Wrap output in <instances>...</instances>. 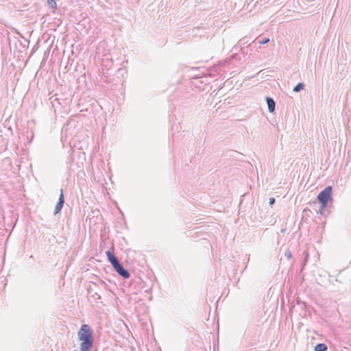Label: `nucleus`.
I'll use <instances>...</instances> for the list:
<instances>
[{
    "label": "nucleus",
    "mask_w": 351,
    "mask_h": 351,
    "mask_svg": "<svg viewBox=\"0 0 351 351\" xmlns=\"http://www.w3.org/2000/svg\"><path fill=\"white\" fill-rule=\"evenodd\" d=\"M77 337L81 341L80 351H90L93 348L94 341L91 328L88 324H82L77 332Z\"/></svg>",
    "instance_id": "1"
},
{
    "label": "nucleus",
    "mask_w": 351,
    "mask_h": 351,
    "mask_svg": "<svg viewBox=\"0 0 351 351\" xmlns=\"http://www.w3.org/2000/svg\"><path fill=\"white\" fill-rule=\"evenodd\" d=\"M332 188L331 186H328L322 190L317 195V200L320 203V213H322L328 206V201L331 199Z\"/></svg>",
    "instance_id": "2"
},
{
    "label": "nucleus",
    "mask_w": 351,
    "mask_h": 351,
    "mask_svg": "<svg viewBox=\"0 0 351 351\" xmlns=\"http://www.w3.org/2000/svg\"><path fill=\"white\" fill-rule=\"evenodd\" d=\"M114 271L117 272L121 277H123L125 279H128L130 278V274L129 271L125 269L121 263H118L117 265L113 267Z\"/></svg>",
    "instance_id": "3"
},
{
    "label": "nucleus",
    "mask_w": 351,
    "mask_h": 351,
    "mask_svg": "<svg viewBox=\"0 0 351 351\" xmlns=\"http://www.w3.org/2000/svg\"><path fill=\"white\" fill-rule=\"evenodd\" d=\"M64 203V194H63V190L61 189L58 202L56 204V206L55 207L54 215H56L60 212V210H62V208L63 207Z\"/></svg>",
    "instance_id": "4"
},
{
    "label": "nucleus",
    "mask_w": 351,
    "mask_h": 351,
    "mask_svg": "<svg viewBox=\"0 0 351 351\" xmlns=\"http://www.w3.org/2000/svg\"><path fill=\"white\" fill-rule=\"evenodd\" d=\"M106 256L108 257V261L111 263V265H112V267H114L115 265H117L118 263H119V260L117 259V258L114 255V254L112 252H111L110 251H107L106 252Z\"/></svg>",
    "instance_id": "5"
},
{
    "label": "nucleus",
    "mask_w": 351,
    "mask_h": 351,
    "mask_svg": "<svg viewBox=\"0 0 351 351\" xmlns=\"http://www.w3.org/2000/svg\"><path fill=\"white\" fill-rule=\"evenodd\" d=\"M265 99H266V102L267 104L269 112H273L275 110V106H276V103H275L274 100L272 98L269 97H267Z\"/></svg>",
    "instance_id": "6"
},
{
    "label": "nucleus",
    "mask_w": 351,
    "mask_h": 351,
    "mask_svg": "<svg viewBox=\"0 0 351 351\" xmlns=\"http://www.w3.org/2000/svg\"><path fill=\"white\" fill-rule=\"evenodd\" d=\"M315 351H326L327 350V346L325 343H318L315 347Z\"/></svg>",
    "instance_id": "7"
},
{
    "label": "nucleus",
    "mask_w": 351,
    "mask_h": 351,
    "mask_svg": "<svg viewBox=\"0 0 351 351\" xmlns=\"http://www.w3.org/2000/svg\"><path fill=\"white\" fill-rule=\"evenodd\" d=\"M304 88V84L303 83H298L296 86L293 88V91L295 92H300L301 90H303Z\"/></svg>",
    "instance_id": "8"
},
{
    "label": "nucleus",
    "mask_w": 351,
    "mask_h": 351,
    "mask_svg": "<svg viewBox=\"0 0 351 351\" xmlns=\"http://www.w3.org/2000/svg\"><path fill=\"white\" fill-rule=\"evenodd\" d=\"M47 4L51 9H56L57 8L56 2L54 0H47Z\"/></svg>",
    "instance_id": "9"
},
{
    "label": "nucleus",
    "mask_w": 351,
    "mask_h": 351,
    "mask_svg": "<svg viewBox=\"0 0 351 351\" xmlns=\"http://www.w3.org/2000/svg\"><path fill=\"white\" fill-rule=\"evenodd\" d=\"M245 38H243L242 39H241L239 40V44L241 45V46H245V45L247 46L250 45V43H249V41L248 40H245Z\"/></svg>",
    "instance_id": "10"
},
{
    "label": "nucleus",
    "mask_w": 351,
    "mask_h": 351,
    "mask_svg": "<svg viewBox=\"0 0 351 351\" xmlns=\"http://www.w3.org/2000/svg\"><path fill=\"white\" fill-rule=\"evenodd\" d=\"M269 38H264L263 40H261V41L260 42V44H261V45H264V44H266V43H269Z\"/></svg>",
    "instance_id": "11"
},
{
    "label": "nucleus",
    "mask_w": 351,
    "mask_h": 351,
    "mask_svg": "<svg viewBox=\"0 0 351 351\" xmlns=\"http://www.w3.org/2000/svg\"><path fill=\"white\" fill-rule=\"evenodd\" d=\"M274 203H275V198L270 197L269 199V204L270 205H273Z\"/></svg>",
    "instance_id": "12"
},
{
    "label": "nucleus",
    "mask_w": 351,
    "mask_h": 351,
    "mask_svg": "<svg viewBox=\"0 0 351 351\" xmlns=\"http://www.w3.org/2000/svg\"><path fill=\"white\" fill-rule=\"evenodd\" d=\"M285 256L288 258H290L291 256V253L289 250H287V252H285Z\"/></svg>",
    "instance_id": "13"
}]
</instances>
